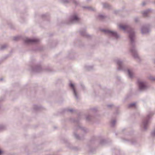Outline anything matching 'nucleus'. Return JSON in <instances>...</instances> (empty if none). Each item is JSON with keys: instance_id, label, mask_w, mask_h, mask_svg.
<instances>
[{"instance_id": "obj_1", "label": "nucleus", "mask_w": 155, "mask_h": 155, "mask_svg": "<svg viewBox=\"0 0 155 155\" xmlns=\"http://www.w3.org/2000/svg\"><path fill=\"white\" fill-rule=\"evenodd\" d=\"M119 28L124 31L126 30L129 34L128 37L130 40V51L131 53L133 58L140 61L138 52L135 46V32L134 29L128 25H120Z\"/></svg>"}, {"instance_id": "obj_2", "label": "nucleus", "mask_w": 155, "mask_h": 155, "mask_svg": "<svg viewBox=\"0 0 155 155\" xmlns=\"http://www.w3.org/2000/svg\"><path fill=\"white\" fill-rule=\"evenodd\" d=\"M115 61L118 66V69L119 70L124 71H127L129 77L130 78H132L134 77V73L133 70L130 69H126L123 64V61L121 60L117 59L115 60Z\"/></svg>"}, {"instance_id": "obj_3", "label": "nucleus", "mask_w": 155, "mask_h": 155, "mask_svg": "<svg viewBox=\"0 0 155 155\" xmlns=\"http://www.w3.org/2000/svg\"><path fill=\"white\" fill-rule=\"evenodd\" d=\"M101 30L107 34L110 38L113 40H117L120 37V35L116 31L104 29H101Z\"/></svg>"}, {"instance_id": "obj_4", "label": "nucleus", "mask_w": 155, "mask_h": 155, "mask_svg": "<svg viewBox=\"0 0 155 155\" xmlns=\"http://www.w3.org/2000/svg\"><path fill=\"white\" fill-rule=\"evenodd\" d=\"M81 114L79 113L78 114V117L77 119L71 118V121L76 123V126L75 127V129L76 130L80 129L85 133L88 131V129L86 128L83 127L80 123V120L81 119Z\"/></svg>"}, {"instance_id": "obj_5", "label": "nucleus", "mask_w": 155, "mask_h": 155, "mask_svg": "<svg viewBox=\"0 0 155 155\" xmlns=\"http://www.w3.org/2000/svg\"><path fill=\"white\" fill-rule=\"evenodd\" d=\"M154 113L153 112H151L143 120L141 127L143 130L145 131L147 130L150 123V120L151 116Z\"/></svg>"}, {"instance_id": "obj_6", "label": "nucleus", "mask_w": 155, "mask_h": 155, "mask_svg": "<svg viewBox=\"0 0 155 155\" xmlns=\"http://www.w3.org/2000/svg\"><path fill=\"white\" fill-rule=\"evenodd\" d=\"M79 18L76 14H74L70 16L68 24H74L78 22L79 21Z\"/></svg>"}, {"instance_id": "obj_7", "label": "nucleus", "mask_w": 155, "mask_h": 155, "mask_svg": "<svg viewBox=\"0 0 155 155\" xmlns=\"http://www.w3.org/2000/svg\"><path fill=\"white\" fill-rule=\"evenodd\" d=\"M137 83L139 90L140 91H141L147 89V87L145 82L142 81L138 80L137 81Z\"/></svg>"}, {"instance_id": "obj_8", "label": "nucleus", "mask_w": 155, "mask_h": 155, "mask_svg": "<svg viewBox=\"0 0 155 155\" xmlns=\"http://www.w3.org/2000/svg\"><path fill=\"white\" fill-rule=\"evenodd\" d=\"M141 33L143 34H147L150 31V25L149 24L143 26L141 28Z\"/></svg>"}, {"instance_id": "obj_9", "label": "nucleus", "mask_w": 155, "mask_h": 155, "mask_svg": "<svg viewBox=\"0 0 155 155\" xmlns=\"http://www.w3.org/2000/svg\"><path fill=\"white\" fill-rule=\"evenodd\" d=\"M24 42L26 44H35L38 43L39 40L36 38H26L24 40Z\"/></svg>"}, {"instance_id": "obj_10", "label": "nucleus", "mask_w": 155, "mask_h": 155, "mask_svg": "<svg viewBox=\"0 0 155 155\" xmlns=\"http://www.w3.org/2000/svg\"><path fill=\"white\" fill-rule=\"evenodd\" d=\"M69 86L72 91L73 94L75 98L77 100L78 99V95L75 88L74 84L73 83H70L69 84Z\"/></svg>"}, {"instance_id": "obj_11", "label": "nucleus", "mask_w": 155, "mask_h": 155, "mask_svg": "<svg viewBox=\"0 0 155 155\" xmlns=\"http://www.w3.org/2000/svg\"><path fill=\"white\" fill-rule=\"evenodd\" d=\"M31 71L34 73L40 72L42 71V69L40 65H38L33 67L31 66Z\"/></svg>"}, {"instance_id": "obj_12", "label": "nucleus", "mask_w": 155, "mask_h": 155, "mask_svg": "<svg viewBox=\"0 0 155 155\" xmlns=\"http://www.w3.org/2000/svg\"><path fill=\"white\" fill-rule=\"evenodd\" d=\"M80 35L83 37L89 38L91 37V36L88 35L86 31V28H84L81 29L79 31Z\"/></svg>"}, {"instance_id": "obj_13", "label": "nucleus", "mask_w": 155, "mask_h": 155, "mask_svg": "<svg viewBox=\"0 0 155 155\" xmlns=\"http://www.w3.org/2000/svg\"><path fill=\"white\" fill-rule=\"evenodd\" d=\"M94 117L90 115H87L86 116V120L88 122H93L94 121Z\"/></svg>"}, {"instance_id": "obj_14", "label": "nucleus", "mask_w": 155, "mask_h": 155, "mask_svg": "<svg viewBox=\"0 0 155 155\" xmlns=\"http://www.w3.org/2000/svg\"><path fill=\"white\" fill-rule=\"evenodd\" d=\"M71 0H59V2L62 3L66 4L69 3ZM72 2L76 5H78V2L76 0H72Z\"/></svg>"}, {"instance_id": "obj_15", "label": "nucleus", "mask_w": 155, "mask_h": 155, "mask_svg": "<svg viewBox=\"0 0 155 155\" xmlns=\"http://www.w3.org/2000/svg\"><path fill=\"white\" fill-rule=\"evenodd\" d=\"M124 141H127L132 144H135L136 143V140L135 139H132L131 140L125 139L124 138L122 139Z\"/></svg>"}, {"instance_id": "obj_16", "label": "nucleus", "mask_w": 155, "mask_h": 155, "mask_svg": "<svg viewBox=\"0 0 155 155\" xmlns=\"http://www.w3.org/2000/svg\"><path fill=\"white\" fill-rule=\"evenodd\" d=\"M103 8L108 9L112 8L111 6L107 3H105L102 4Z\"/></svg>"}, {"instance_id": "obj_17", "label": "nucleus", "mask_w": 155, "mask_h": 155, "mask_svg": "<svg viewBox=\"0 0 155 155\" xmlns=\"http://www.w3.org/2000/svg\"><path fill=\"white\" fill-rule=\"evenodd\" d=\"M73 134L74 137L76 139L78 140H81L82 139V137H80L76 131L74 132Z\"/></svg>"}, {"instance_id": "obj_18", "label": "nucleus", "mask_w": 155, "mask_h": 155, "mask_svg": "<svg viewBox=\"0 0 155 155\" xmlns=\"http://www.w3.org/2000/svg\"><path fill=\"white\" fill-rule=\"evenodd\" d=\"M151 11V9H148L144 11L143 12V16L146 17L147 16L148 13Z\"/></svg>"}, {"instance_id": "obj_19", "label": "nucleus", "mask_w": 155, "mask_h": 155, "mask_svg": "<svg viewBox=\"0 0 155 155\" xmlns=\"http://www.w3.org/2000/svg\"><path fill=\"white\" fill-rule=\"evenodd\" d=\"M84 8L86 9L87 10L89 11H95V9L94 8L91 7L84 6L83 7Z\"/></svg>"}, {"instance_id": "obj_20", "label": "nucleus", "mask_w": 155, "mask_h": 155, "mask_svg": "<svg viewBox=\"0 0 155 155\" xmlns=\"http://www.w3.org/2000/svg\"><path fill=\"white\" fill-rule=\"evenodd\" d=\"M41 107L40 106H38L37 105H34L33 106V109L35 110H40Z\"/></svg>"}, {"instance_id": "obj_21", "label": "nucleus", "mask_w": 155, "mask_h": 155, "mask_svg": "<svg viewBox=\"0 0 155 155\" xmlns=\"http://www.w3.org/2000/svg\"><path fill=\"white\" fill-rule=\"evenodd\" d=\"M105 17L104 15L100 14L98 16V18L100 20H102L105 18Z\"/></svg>"}, {"instance_id": "obj_22", "label": "nucleus", "mask_w": 155, "mask_h": 155, "mask_svg": "<svg viewBox=\"0 0 155 155\" xmlns=\"http://www.w3.org/2000/svg\"><path fill=\"white\" fill-rule=\"evenodd\" d=\"M136 104L135 103H133L129 104L128 105L129 108L135 107H136Z\"/></svg>"}, {"instance_id": "obj_23", "label": "nucleus", "mask_w": 155, "mask_h": 155, "mask_svg": "<svg viewBox=\"0 0 155 155\" xmlns=\"http://www.w3.org/2000/svg\"><path fill=\"white\" fill-rule=\"evenodd\" d=\"M85 69L87 70L90 71L93 69V67L91 66H86Z\"/></svg>"}, {"instance_id": "obj_24", "label": "nucleus", "mask_w": 155, "mask_h": 155, "mask_svg": "<svg viewBox=\"0 0 155 155\" xmlns=\"http://www.w3.org/2000/svg\"><path fill=\"white\" fill-rule=\"evenodd\" d=\"M74 111V110L72 109H64V112H72Z\"/></svg>"}, {"instance_id": "obj_25", "label": "nucleus", "mask_w": 155, "mask_h": 155, "mask_svg": "<svg viewBox=\"0 0 155 155\" xmlns=\"http://www.w3.org/2000/svg\"><path fill=\"white\" fill-rule=\"evenodd\" d=\"M7 47V45L6 44H4L2 45L0 47V49L1 50H4Z\"/></svg>"}, {"instance_id": "obj_26", "label": "nucleus", "mask_w": 155, "mask_h": 155, "mask_svg": "<svg viewBox=\"0 0 155 155\" xmlns=\"http://www.w3.org/2000/svg\"><path fill=\"white\" fill-rule=\"evenodd\" d=\"M116 121L115 120H113L111 121V125L112 127H114L115 126Z\"/></svg>"}, {"instance_id": "obj_27", "label": "nucleus", "mask_w": 155, "mask_h": 155, "mask_svg": "<svg viewBox=\"0 0 155 155\" xmlns=\"http://www.w3.org/2000/svg\"><path fill=\"white\" fill-rule=\"evenodd\" d=\"M5 128V126L3 125H0V131H2Z\"/></svg>"}, {"instance_id": "obj_28", "label": "nucleus", "mask_w": 155, "mask_h": 155, "mask_svg": "<svg viewBox=\"0 0 155 155\" xmlns=\"http://www.w3.org/2000/svg\"><path fill=\"white\" fill-rule=\"evenodd\" d=\"M106 143V141L104 139H102L101 140L100 143L101 145H104Z\"/></svg>"}, {"instance_id": "obj_29", "label": "nucleus", "mask_w": 155, "mask_h": 155, "mask_svg": "<svg viewBox=\"0 0 155 155\" xmlns=\"http://www.w3.org/2000/svg\"><path fill=\"white\" fill-rule=\"evenodd\" d=\"M152 136L153 137H155V129H153L151 132V133Z\"/></svg>"}, {"instance_id": "obj_30", "label": "nucleus", "mask_w": 155, "mask_h": 155, "mask_svg": "<svg viewBox=\"0 0 155 155\" xmlns=\"http://www.w3.org/2000/svg\"><path fill=\"white\" fill-rule=\"evenodd\" d=\"M108 108H110L112 107H114V106L113 104H110L107 105Z\"/></svg>"}, {"instance_id": "obj_31", "label": "nucleus", "mask_w": 155, "mask_h": 155, "mask_svg": "<svg viewBox=\"0 0 155 155\" xmlns=\"http://www.w3.org/2000/svg\"><path fill=\"white\" fill-rule=\"evenodd\" d=\"M19 37L16 36L15 37L13 38V40L15 41H16L18 40L19 39Z\"/></svg>"}, {"instance_id": "obj_32", "label": "nucleus", "mask_w": 155, "mask_h": 155, "mask_svg": "<svg viewBox=\"0 0 155 155\" xmlns=\"http://www.w3.org/2000/svg\"><path fill=\"white\" fill-rule=\"evenodd\" d=\"M150 79L152 81H155V77H150Z\"/></svg>"}, {"instance_id": "obj_33", "label": "nucleus", "mask_w": 155, "mask_h": 155, "mask_svg": "<svg viewBox=\"0 0 155 155\" xmlns=\"http://www.w3.org/2000/svg\"><path fill=\"white\" fill-rule=\"evenodd\" d=\"M138 18H135L134 19L135 22H137L138 21Z\"/></svg>"}, {"instance_id": "obj_34", "label": "nucleus", "mask_w": 155, "mask_h": 155, "mask_svg": "<svg viewBox=\"0 0 155 155\" xmlns=\"http://www.w3.org/2000/svg\"><path fill=\"white\" fill-rule=\"evenodd\" d=\"M81 86L82 89L83 90H84V89H85V87H84V86L83 84H81Z\"/></svg>"}, {"instance_id": "obj_35", "label": "nucleus", "mask_w": 155, "mask_h": 155, "mask_svg": "<svg viewBox=\"0 0 155 155\" xmlns=\"http://www.w3.org/2000/svg\"><path fill=\"white\" fill-rule=\"evenodd\" d=\"M47 14H44V15H42V17H47Z\"/></svg>"}, {"instance_id": "obj_36", "label": "nucleus", "mask_w": 155, "mask_h": 155, "mask_svg": "<svg viewBox=\"0 0 155 155\" xmlns=\"http://www.w3.org/2000/svg\"><path fill=\"white\" fill-rule=\"evenodd\" d=\"M119 113V111L118 110H117L116 111L115 114H118Z\"/></svg>"}, {"instance_id": "obj_37", "label": "nucleus", "mask_w": 155, "mask_h": 155, "mask_svg": "<svg viewBox=\"0 0 155 155\" xmlns=\"http://www.w3.org/2000/svg\"><path fill=\"white\" fill-rule=\"evenodd\" d=\"M146 4V3L145 2H143L142 3V6H143Z\"/></svg>"}, {"instance_id": "obj_38", "label": "nucleus", "mask_w": 155, "mask_h": 155, "mask_svg": "<svg viewBox=\"0 0 155 155\" xmlns=\"http://www.w3.org/2000/svg\"><path fill=\"white\" fill-rule=\"evenodd\" d=\"M2 151L0 149V155H1L2 153Z\"/></svg>"}, {"instance_id": "obj_39", "label": "nucleus", "mask_w": 155, "mask_h": 155, "mask_svg": "<svg viewBox=\"0 0 155 155\" xmlns=\"http://www.w3.org/2000/svg\"><path fill=\"white\" fill-rule=\"evenodd\" d=\"M68 145H67V147L70 148H71V147L69 145H70V144L68 143Z\"/></svg>"}, {"instance_id": "obj_40", "label": "nucleus", "mask_w": 155, "mask_h": 155, "mask_svg": "<svg viewBox=\"0 0 155 155\" xmlns=\"http://www.w3.org/2000/svg\"><path fill=\"white\" fill-rule=\"evenodd\" d=\"M3 80V78H1L0 79V81H2Z\"/></svg>"}, {"instance_id": "obj_41", "label": "nucleus", "mask_w": 155, "mask_h": 155, "mask_svg": "<svg viewBox=\"0 0 155 155\" xmlns=\"http://www.w3.org/2000/svg\"><path fill=\"white\" fill-rule=\"evenodd\" d=\"M92 110H96V109L95 108H93Z\"/></svg>"}, {"instance_id": "obj_42", "label": "nucleus", "mask_w": 155, "mask_h": 155, "mask_svg": "<svg viewBox=\"0 0 155 155\" xmlns=\"http://www.w3.org/2000/svg\"><path fill=\"white\" fill-rule=\"evenodd\" d=\"M89 152H91V153H93V152L91 150H90V151H89Z\"/></svg>"}, {"instance_id": "obj_43", "label": "nucleus", "mask_w": 155, "mask_h": 155, "mask_svg": "<svg viewBox=\"0 0 155 155\" xmlns=\"http://www.w3.org/2000/svg\"><path fill=\"white\" fill-rule=\"evenodd\" d=\"M117 12H118L117 11H114V13L116 14L117 13Z\"/></svg>"}, {"instance_id": "obj_44", "label": "nucleus", "mask_w": 155, "mask_h": 155, "mask_svg": "<svg viewBox=\"0 0 155 155\" xmlns=\"http://www.w3.org/2000/svg\"><path fill=\"white\" fill-rule=\"evenodd\" d=\"M153 61L154 64H155V59H153Z\"/></svg>"}, {"instance_id": "obj_45", "label": "nucleus", "mask_w": 155, "mask_h": 155, "mask_svg": "<svg viewBox=\"0 0 155 155\" xmlns=\"http://www.w3.org/2000/svg\"><path fill=\"white\" fill-rule=\"evenodd\" d=\"M46 71H50V70L49 69L46 70Z\"/></svg>"}, {"instance_id": "obj_46", "label": "nucleus", "mask_w": 155, "mask_h": 155, "mask_svg": "<svg viewBox=\"0 0 155 155\" xmlns=\"http://www.w3.org/2000/svg\"><path fill=\"white\" fill-rule=\"evenodd\" d=\"M91 0H87V2H89V1H90Z\"/></svg>"}]
</instances>
